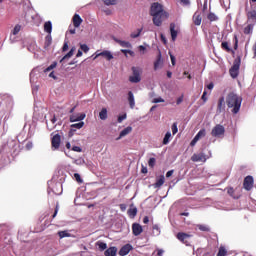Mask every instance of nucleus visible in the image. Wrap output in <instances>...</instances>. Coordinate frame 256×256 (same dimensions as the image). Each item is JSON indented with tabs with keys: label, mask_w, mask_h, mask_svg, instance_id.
<instances>
[{
	"label": "nucleus",
	"mask_w": 256,
	"mask_h": 256,
	"mask_svg": "<svg viewBox=\"0 0 256 256\" xmlns=\"http://www.w3.org/2000/svg\"><path fill=\"white\" fill-rule=\"evenodd\" d=\"M150 15L156 27H161L163 25V21L169 18V13L163 9V5L159 2L152 3L150 7Z\"/></svg>",
	"instance_id": "obj_1"
},
{
	"label": "nucleus",
	"mask_w": 256,
	"mask_h": 256,
	"mask_svg": "<svg viewBox=\"0 0 256 256\" xmlns=\"http://www.w3.org/2000/svg\"><path fill=\"white\" fill-rule=\"evenodd\" d=\"M243 99L239 97L237 94L230 92L226 97V104L229 109H232V113L237 115L241 110V103Z\"/></svg>",
	"instance_id": "obj_2"
},
{
	"label": "nucleus",
	"mask_w": 256,
	"mask_h": 256,
	"mask_svg": "<svg viewBox=\"0 0 256 256\" xmlns=\"http://www.w3.org/2000/svg\"><path fill=\"white\" fill-rule=\"evenodd\" d=\"M249 3L251 10H247V8L245 9L247 23H254V25H256V0H249Z\"/></svg>",
	"instance_id": "obj_3"
},
{
	"label": "nucleus",
	"mask_w": 256,
	"mask_h": 256,
	"mask_svg": "<svg viewBox=\"0 0 256 256\" xmlns=\"http://www.w3.org/2000/svg\"><path fill=\"white\" fill-rule=\"evenodd\" d=\"M240 67H241V58L238 57L234 60L233 65L229 70L230 77H232V79H237V77H239Z\"/></svg>",
	"instance_id": "obj_4"
},
{
	"label": "nucleus",
	"mask_w": 256,
	"mask_h": 256,
	"mask_svg": "<svg viewBox=\"0 0 256 256\" xmlns=\"http://www.w3.org/2000/svg\"><path fill=\"white\" fill-rule=\"evenodd\" d=\"M131 70H132V75L129 76L128 78L130 83H141V73H142L141 68L133 66Z\"/></svg>",
	"instance_id": "obj_5"
},
{
	"label": "nucleus",
	"mask_w": 256,
	"mask_h": 256,
	"mask_svg": "<svg viewBox=\"0 0 256 256\" xmlns=\"http://www.w3.org/2000/svg\"><path fill=\"white\" fill-rule=\"evenodd\" d=\"M212 137L221 138L225 135V127L221 124H217L211 131Z\"/></svg>",
	"instance_id": "obj_6"
},
{
	"label": "nucleus",
	"mask_w": 256,
	"mask_h": 256,
	"mask_svg": "<svg viewBox=\"0 0 256 256\" xmlns=\"http://www.w3.org/2000/svg\"><path fill=\"white\" fill-rule=\"evenodd\" d=\"M207 159L208 157L203 152H200L199 154L195 153L191 156V161H193V163H199V161L205 163Z\"/></svg>",
	"instance_id": "obj_7"
},
{
	"label": "nucleus",
	"mask_w": 256,
	"mask_h": 256,
	"mask_svg": "<svg viewBox=\"0 0 256 256\" xmlns=\"http://www.w3.org/2000/svg\"><path fill=\"white\" fill-rule=\"evenodd\" d=\"M98 57H104L106 61H111V59H113V54L109 50H104L102 52L97 51L93 59L95 60Z\"/></svg>",
	"instance_id": "obj_8"
},
{
	"label": "nucleus",
	"mask_w": 256,
	"mask_h": 256,
	"mask_svg": "<svg viewBox=\"0 0 256 256\" xmlns=\"http://www.w3.org/2000/svg\"><path fill=\"white\" fill-rule=\"evenodd\" d=\"M51 145L53 151H57L61 147V135L55 134L51 139Z\"/></svg>",
	"instance_id": "obj_9"
},
{
	"label": "nucleus",
	"mask_w": 256,
	"mask_h": 256,
	"mask_svg": "<svg viewBox=\"0 0 256 256\" xmlns=\"http://www.w3.org/2000/svg\"><path fill=\"white\" fill-rule=\"evenodd\" d=\"M253 176H246L244 178L243 187L246 191H251L253 189Z\"/></svg>",
	"instance_id": "obj_10"
},
{
	"label": "nucleus",
	"mask_w": 256,
	"mask_h": 256,
	"mask_svg": "<svg viewBox=\"0 0 256 256\" xmlns=\"http://www.w3.org/2000/svg\"><path fill=\"white\" fill-rule=\"evenodd\" d=\"M132 233L135 237H139L143 233V227L139 223L132 224Z\"/></svg>",
	"instance_id": "obj_11"
},
{
	"label": "nucleus",
	"mask_w": 256,
	"mask_h": 256,
	"mask_svg": "<svg viewBox=\"0 0 256 256\" xmlns=\"http://www.w3.org/2000/svg\"><path fill=\"white\" fill-rule=\"evenodd\" d=\"M191 236L189 235V234H187V233H183V232H179L178 234H177V239L179 240V241H181L182 243H184V245H189V238H190Z\"/></svg>",
	"instance_id": "obj_12"
},
{
	"label": "nucleus",
	"mask_w": 256,
	"mask_h": 256,
	"mask_svg": "<svg viewBox=\"0 0 256 256\" xmlns=\"http://www.w3.org/2000/svg\"><path fill=\"white\" fill-rule=\"evenodd\" d=\"M131 251H133V246L131 244H126L122 246L121 249L119 250V255L120 256L129 255V252Z\"/></svg>",
	"instance_id": "obj_13"
},
{
	"label": "nucleus",
	"mask_w": 256,
	"mask_h": 256,
	"mask_svg": "<svg viewBox=\"0 0 256 256\" xmlns=\"http://www.w3.org/2000/svg\"><path fill=\"white\" fill-rule=\"evenodd\" d=\"M253 29H255V24L247 22V25L243 29L244 35H253Z\"/></svg>",
	"instance_id": "obj_14"
},
{
	"label": "nucleus",
	"mask_w": 256,
	"mask_h": 256,
	"mask_svg": "<svg viewBox=\"0 0 256 256\" xmlns=\"http://www.w3.org/2000/svg\"><path fill=\"white\" fill-rule=\"evenodd\" d=\"M131 131H133V127H131V126L124 128L120 132L119 137L116 139V141H119V139H123V137H127V135H129V133H131Z\"/></svg>",
	"instance_id": "obj_15"
},
{
	"label": "nucleus",
	"mask_w": 256,
	"mask_h": 256,
	"mask_svg": "<svg viewBox=\"0 0 256 256\" xmlns=\"http://www.w3.org/2000/svg\"><path fill=\"white\" fill-rule=\"evenodd\" d=\"M225 111V97H220L217 105V113H223Z\"/></svg>",
	"instance_id": "obj_16"
},
{
	"label": "nucleus",
	"mask_w": 256,
	"mask_h": 256,
	"mask_svg": "<svg viewBox=\"0 0 256 256\" xmlns=\"http://www.w3.org/2000/svg\"><path fill=\"white\" fill-rule=\"evenodd\" d=\"M83 127H85V122H83V121L72 124L70 126V133H75V131H77V129H83Z\"/></svg>",
	"instance_id": "obj_17"
},
{
	"label": "nucleus",
	"mask_w": 256,
	"mask_h": 256,
	"mask_svg": "<svg viewBox=\"0 0 256 256\" xmlns=\"http://www.w3.org/2000/svg\"><path fill=\"white\" fill-rule=\"evenodd\" d=\"M86 115L85 113L77 114V115H71L70 116V123H75L77 121H83L85 119Z\"/></svg>",
	"instance_id": "obj_18"
},
{
	"label": "nucleus",
	"mask_w": 256,
	"mask_h": 256,
	"mask_svg": "<svg viewBox=\"0 0 256 256\" xmlns=\"http://www.w3.org/2000/svg\"><path fill=\"white\" fill-rule=\"evenodd\" d=\"M163 67V60L161 59V51H159L156 61L154 62V71Z\"/></svg>",
	"instance_id": "obj_19"
},
{
	"label": "nucleus",
	"mask_w": 256,
	"mask_h": 256,
	"mask_svg": "<svg viewBox=\"0 0 256 256\" xmlns=\"http://www.w3.org/2000/svg\"><path fill=\"white\" fill-rule=\"evenodd\" d=\"M81 23H83V19L81 18V16H79V14H75L73 16L74 27H81Z\"/></svg>",
	"instance_id": "obj_20"
},
{
	"label": "nucleus",
	"mask_w": 256,
	"mask_h": 256,
	"mask_svg": "<svg viewBox=\"0 0 256 256\" xmlns=\"http://www.w3.org/2000/svg\"><path fill=\"white\" fill-rule=\"evenodd\" d=\"M128 103L130 105V109H135V96L131 91L128 92Z\"/></svg>",
	"instance_id": "obj_21"
},
{
	"label": "nucleus",
	"mask_w": 256,
	"mask_h": 256,
	"mask_svg": "<svg viewBox=\"0 0 256 256\" xmlns=\"http://www.w3.org/2000/svg\"><path fill=\"white\" fill-rule=\"evenodd\" d=\"M170 34H171L172 41H176L178 32L177 30H175V23L170 24Z\"/></svg>",
	"instance_id": "obj_22"
},
{
	"label": "nucleus",
	"mask_w": 256,
	"mask_h": 256,
	"mask_svg": "<svg viewBox=\"0 0 256 256\" xmlns=\"http://www.w3.org/2000/svg\"><path fill=\"white\" fill-rule=\"evenodd\" d=\"M105 256H117V247H110L105 250Z\"/></svg>",
	"instance_id": "obj_23"
},
{
	"label": "nucleus",
	"mask_w": 256,
	"mask_h": 256,
	"mask_svg": "<svg viewBox=\"0 0 256 256\" xmlns=\"http://www.w3.org/2000/svg\"><path fill=\"white\" fill-rule=\"evenodd\" d=\"M115 41L120 45V47H125L126 49H131V47H133L129 41H123L120 39H115Z\"/></svg>",
	"instance_id": "obj_24"
},
{
	"label": "nucleus",
	"mask_w": 256,
	"mask_h": 256,
	"mask_svg": "<svg viewBox=\"0 0 256 256\" xmlns=\"http://www.w3.org/2000/svg\"><path fill=\"white\" fill-rule=\"evenodd\" d=\"M44 31L48 33V35H51L53 31V24L51 23V21H47L44 23Z\"/></svg>",
	"instance_id": "obj_25"
},
{
	"label": "nucleus",
	"mask_w": 256,
	"mask_h": 256,
	"mask_svg": "<svg viewBox=\"0 0 256 256\" xmlns=\"http://www.w3.org/2000/svg\"><path fill=\"white\" fill-rule=\"evenodd\" d=\"M165 183V176L161 175L159 179H157L156 183L154 184V187L156 189H159V187H163Z\"/></svg>",
	"instance_id": "obj_26"
},
{
	"label": "nucleus",
	"mask_w": 256,
	"mask_h": 256,
	"mask_svg": "<svg viewBox=\"0 0 256 256\" xmlns=\"http://www.w3.org/2000/svg\"><path fill=\"white\" fill-rule=\"evenodd\" d=\"M201 21H202L201 14H199L197 12L194 13V15H193V23H194V25H197V26L201 25Z\"/></svg>",
	"instance_id": "obj_27"
},
{
	"label": "nucleus",
	"mask_w": 256,
	"mask_h": 256,
	"mask_svg": "<svg viewBox=\"0 0 256 256\" xmlns=\"http://www.w3.org/2000/svg\"><path fill=\"white\" fill-rule=\"evenodd\" d=\"M53 42V38L51 37V34H48L45 37V43H44V47L45 49H47V47H51V43Z\"/></svg>",
	"instance_id": "obj_28"
},
{
	"label": "nucleus",
	"mask_w": 256,
	"mask_h": 256,
	"mask_svg": "<svg viewBox=\"0 0 256 256\" xmlns=\"http://www.w3.org/2000/svg\"><path fill=\"white\" fill-rule=\"evenodd\" d=\"M99 118L102 121H105L107 119V108H102V110L99 113Z\"/></svg>",
	"instance_id": "obj_29"
},
{
	"label": "nucleus",
	"mask_w": 256,
	"mask_h": 256,
	"mask_svg": "<svg viewBox=\"0 0 256 256\" xmlns=\"http://www.w3.org/2000/svg\"><path fill=\"white\" fill-rule=\"evenodd\" d=\"M227 193L232 197L233 199H239V196L235 195V189L233 187L227 188Z\"/></svg>",
	"instance_id": "obj_30"
},
{
	"label": "nucleus",
	"mask_w": 256,
	"mask_h": 256,
	"mask_svg": "<svg viewBox=\"0 0 256 256\" xmlns=\"http://www.w3.org/2000/svg\"><path fill=\"white\" fill-rule=\"evenodd\" d=\"M142 32H143V28H139V29H137V32H132V33L130 34V37H131L132 39H137V37H140V35H141Z\"/></svg>",
	"instance_id": "obj_31"
},
{
	"label": "nucleus",
	"mask_w": 256,
	"mask_h": 256,
	"mask_svg": "<svg viewBox=\"0 0 256 256\" xmlns=\"http://www.w3.org/2000/svg\"><path fill=\"white\" fill-rule=\"evenodd\" d=\"M221 47L224 51H227V53H231L233 50L229 47V42H222Z\"/></svg>",
	"instance_id": "obj_32"
},
{
	"label": "nucleus",
	"mask_w": 256,
	"mask_h": 256,
	"mask_svg": "<svg viewBox=\"0 0 256 256\" xmlns=\"http://www.w3.org/2000/svg\"><path fill=\"white\" fill-rule=\"evenodd\" d=\"M97 247H99L100 251H105L107 249V243L98 241L96 242Z\"/></svg>",
	"instance_id": "obj_33"
},
{
	"label": "nucleus",
	"mask_w": 256,
	"mask_h": 256,
	"mask_svg": "<svg viewBox=\"0 0 256 256\" xmlns=\"http://www.w3.org/2000/svg\"><path fill=\"white\" fill-rule=\"evenodd\" d=\"M170 139H171V132H167L163 139V145H169Z\"/></svg>",
	"instance_id": "obj_34"
},
{
	"label": "nucleus",
	"mask_w": 256,
	"mask_h": 256,
	"mask_svg": "<svg viewBox=\"0 0 256 256\" xmlns=\"http://www.w3.org/2000/svg\"><path fill=\"white\" fill-rule=\"evenodd\" d=\"M58 237H60V239H64V237H71V234H69V232H67V230L59 231Z\"/></svg>",
	"instance_id": "obj_35"
},
{
	"label": "nucleus",
	"mask_w": 256,
	"mask_h": 256,
	"mask_svg": "<svg viewBox=\"0 0 256 256\" xmlns=\"http://www.w3.org/2000/svg\"><path fill=\"white\" fill-rule=\"evenodd\" d=\"M129 217H137V207L130 208L128 210Z\"/></svg>",
	"instance_id": "obj_36"
},
{
	"label": "nucleus",
	"mask_w": 256,
	"mask_h": 256,
	"mask_svg": "<svg viewBox=\"0 0 256 256\" xmlns=\"http://www.w3.org/2000/svg\"><path fill=\"white\" fill-rule=\"evenodd\" d=\"M205 135H207V132L205 131V129H201L195 136V138L198 139H202V137H205Z\"/></svg>",
	"instance_id": "obj_37"
},
{
	"label": "nucleus",
	"mask_w": 256,
	"mask_h": 256,
	"mask_svg": "<svg viewBox=\"0 0 256 256\" xmlns=\"http://www.w3.org/2000/svg\"><path fill=\"white\" fill-rule=\"evenodd\" d=\"M75 53V48H71V50L61 59V61H65L66 59H71V56Z\"/></svg>",
	"instance_id": "obj_38"
},
{
	"label": "nucleus",
	"mask_w": 256,
	"mask_h": 256,
	"mask_svg": "<svg viewBox=\"0 0 256 256\" xmlns=\"http://www.w3.org/2000/svg\"><path fill=\"white\" fill-rule=\"evenodd\" d=\"M197 227H198L199 231H205V232L211 231V229L207 225L199 224Z\"/></svg>",
	"instance_id": "obj_39"
},
{
	"label": "nucleus",
	"mask_w": 256,
	"mask_h": 256,
	"mask_svg": "<svg viewBox=\"0 0 256 256\" xmlns=\"http://www.w3.org/2000/svg\"><path fill=\"white\" fill-rule=\"evenodd\" d=\"M227 255V250L225 249V247L221 246L219 248V251L217 253V256H226Z\"/></svg>",
	"instance_id": "obj_40"
},
{
	"label": "nucleus",
	"mask_w": 256,
	"mask_h": 256,
	"mask_svg": "<svg viewBox=\"0 0 256 256\" xmlns=\"http://www.w3.org/2000/svg\"><path fill=\"white\" fill-rule=\"evenodd\" d=\"M233 41H234V50L237 51V49H239V38H237V34L234 35Z\"/></svg>",
	"instance_id": "obj_41"
},
{
	"label": "nucleus",
	"mask_w": 256,
	"mask_h": 256,
	"mask_svg": "<svg viewBox=\"0 0 256 256\" xmlns=\"http://www.w3.org/2000/svg\"><path fill=\"white\" fill-rule=\"evenodd\" d=\"M208 19H209L210 21H218L219 17H217V15H215V13L210 12V13L208 14Z\"/></svg>",
	"instance_id": "obj_42"
},
{
	"label": "nucleus",
	"mask_w": 256,
	"mask_h": 256,
	"mask_svg": "<svg viewBox=\"0 0 256 256\" xmlns=\"http://www.w3.org/2000/svg\"><path fill=\"white\" fill-rule=\"evenodd\" d=\"M57 67V63H52L50 66H48L46 69H44V73H49V71H53Z\"/></svg>",
	"instance_id": "obj_43"
},
{
	"label": "nucleus",
	"mask_w": 256,
	"mask_h": 256,
	"mask_svg": "<svg viewBox=\"0 0 256 256\" xmlns=\"http://www.w3.org/2000/svg\"><path fill=\"white\" fill-rule=\"evenodd\" d=\"M121 53H123L124 55H130L131 57H135V52H133L132 50H125V49H122L121 50Z\"/></svg>",
	"instance_id": "obj_44"
},
{
	"label": "nucleus",
	"mask_w": 256,
	"mask_h": 256,
	"mask_svg": "<svg viewBox=\"0 0 256 256\" xmlns=\"http://www.w3.org/2000/svg\"><path fill=\"white\" fill-rule=\"evenodd\" d=\"M172 134L173 135H177V133H178V131H179V128H177V122H174L173 124H172Z\"/></svg>",
	"instance_id": "obj_45"
},
{
	"label": "nucleus",
	"mask_w": 256,
	"mask_h": 256,
	"mask_svg": "<svg viewBox=\"0 0 256 256\" xmlns=\"http://www.w3.org/2000/svg\"><path fill=\"white\" fill-rule=\"evenodd\" d=\"M105 5H117L118 0H102Z\"/></svg>",
	"instance_id": "obj_46"
},
{
	"label": "nucleus",
	"mask_w": 256,
	"mask_h": 256,
	"mask_svg": "<svg viewBox=\"0 0 256 256\" xmlns=\"http://www.w3.org/2000/svg\"><path fill=\"white\" fill-rule=\"evenodd\" d=\"M155 163H157V160L155 158H150L148 161V165H149V167H151V169H153V167H155Z\"/></svg>",
	"instance_id": "obj_47"
},
{
	"label": "nucleus",
	"mask_w": 256,
	"mask_h": 256,
	"mask_svg": "<svg viewBox=\"0 0 256 256\" xmlns=\"http://www.w3.org/2000/svg\"><path fill=\"white\" fill-rule=\"evenodd\" d=\"M21 31V25L17 24L12 30V34L17 35Z\"/></svg>",
	"instance_id": "obj_48"
},
{
	"label": "nucleus",
	"mask_w": 256,
	"mask_h": 256,
	"mask_svg": "<svg viewBox=\"0 0 256 256\" xmlns=\"http://www.w3.org/2000/svg\"><path fill=\"white\" fill-rule=\"evenodd\" d=\"M74 179L77 181V183H83V179H81V175L79 173L74 174Z\"/></svg>",
	"instance_id": "obj_49"
},
{
	"label": "nucleus",
	"mask_w": 256,
	"mask_h": 256,
	"mask_svg": "<svg viewBox=\"0 0 256 256\" xmlns=\"http://www.w3.org/2000/svg\"><path fill=\"white\" fill-rule=\"evenodd\" d=\"M81 50L84 52V53H88L89 52V46H87V44H82L80 46Z\"/></svg>",
	"instance_id": "obj_50"
},
{
	"label": "nucleus",
	"mask_w": 256,
	"mask_h": 256,
	"mask_svg": "<svg viewBox=\"0 0 256 256\" xmlns=\"http://www.w3.org/2000/svg\"><path fill=\"white\" fill-rule=\"evenodd\" d=\"M152 103H165V100L161 97L159 98H154Z\"/></svg>",
	"instance_id": "obj_51"
},
{
	"label": "nucleus",
	"mask_w": 256,
	"mask_h": 256,
	"mask_svg": "<svg viewBox=\"0 0 256 256\" xmlns=\"http://www.w3.org/2000/svg\"><path fill=\"white\" fill-rule=\"evenodd\" d=\"M125 119H127V114H123V115L119 116L118 123H123V121H125Z\"/></svg>",
	"instance_id": "obj_52"
},
{
	"label": "nucleus",
	"mask_w": 256,
	"mask_h": 256,
	"mask_svg": "<svg viewBox=\"0 0 256 256\" xmlns=\"http://www.w3.org/2000/svg\"><path fill=\"white\" fill-rule=\"evenodd\" d=\"M72 151H75L76 153H81L82 149L79 146H73Z\"/></svg>",
	"instance_id": "obj_53"
},
{
	"label": "nucleus",
	"mask_w": 256,
	"mask_h": 256,
	"mask_svg": "<svg viewBox=\"0 0 256 256\" xmlns=\"http://www.w3.org/2000/svg\"><path fill=\"white\" fill-rule=\"evenodd\" d=\"M199 140L197 139V138H193V140L190 142V146L191 147H195V145H197V142H198Z\"/></svg>",
	"instance_id": "obj_54"
},
{
	"label": "nucleus",
	"mask_w": 256,
	"mask_h": 256,
	"mask_svg": "<svg viewBox=\"0 0 256 256\" xmlns=\"http://www.w3.org/2000/svg\"><path fill=\"white\" fill-rule=\"evenodd\" d=\"M58 213H59V205L56 206L54 214L52 215V219H55V217H57Z\"/></svg>",
	"instance_id": "obj_55"
},
{
	"label": "nucleus",
	"mask_w": 256,
	"mask_h": 256,
	"mask_svg": "<svg viewBox=\"0 0 256 256\" xmlns=\"http://www.w3.org/2000/svg\"><path fill=\"white\" fill-rule=\"evenodd\" d=\"M69 49V43L68 42H64V45L62 47V51H67Z\"/></svg>",
	"instance_id": "obj_56"
},
{
	"label": "nucleus",
	"mask_w": 256,
	"mask_h": 256,
	"mask_svg": "<svg viewBox=\"0 0 256 256\" xmlns=\"http://www.w3.org/2000/svg\"><path fill=\"white\" fill-rule=\"evenodd\" d=\"M180 3H182V5H191V0H180Z\"/></svg>",
	"instance_id": "obj_57"
},
{
	"label": "nucleus",
	"mask_w": 256,
	"mask_h": 256,
	"mask_svg": "<svg viewBox=\"0 0 256 256\" xmlns=\"http://www.w3.org/2000/svg\"><path fill=\"white\" fill-rule=\"evenodd\" d=\"M201 99H202V101H204V103L207 101V91L203 92Z\"/></svg>",
	"instance_id": "obj_58"
},
{
	"label": "nucleus",
	"mask_w": 256,
	"mask_h": 256,
	"mask_svg": "<svg viewBox=\"0 0 256 256\" xmlns=\"http://www.w3.org/2000/svg\"><path fill=\"white\" fill-rule=\"evenodd\" d=\"M169 55H170L172 65L175 66V57L173 56V54H171V52H169Z\"/></svg>",
	"instance_id": "obj_59"
},
{
	"label": "nucleus",
	"mask_w": 256,
	"mask_h": 256,
	"mask_svg": "<svg viewBox=\"0 0 256 256\" xmlns=\"http://www.w3.org/2000/svg\"><path fill=\"white\" fill-rule=\"evenodd\" d=\"M181 103H183V96H180L176 101L177 105H181Z\"/></svg>",
	"instance_id": "obj_60"
},
{
	"label": "nucleus",
	"mask_w": 256,
	"mask_h": 256,
	"mask_svg": "<svg viewBox=\"0 0 256 256\" xmlns=\"http://www.w3.org/2000/svg\"><path fill=\"white\" fill-rule=\"evenodd\" d=\"M126 209H127V205H125V204H120V210H121V211H126Z\"/></svg>",
	"instance_id": "obj_61"
},
{
	"label": "nucleus",
	"mask_w": 256,
	"mask_h": 256,
	"mask_svg": "<svg viewBox=\"0 0 256 256\" xmlns=\"http://www.w3.org/2000/svg\"><path fill=\"white\" fill-rule=\"evenodd\" d=\"M143 223H144L145 225H147V223H149V216H145V217L143 218Z\"/></svg>",
	"instance_id": "obj_62"
},
{
	"label": "nucleus",
	"mask_w": 256,
	"mask_h": 256,
	"mask_svg": "<svg viewBox=\"0 0 256 256\" xmlns=\"http://www.w3.org/2000/svg\"><path fill=\"white\" fill-rule=\"evenodd\" d=\"M174 171L173 170H169L167 173H166V177L169 178L173 175Z\"/></svg>",
	"instance_id": "obj_63"
},
{
	"label": "nucleus",
	"mask_w": 256,
	"mask_h": 256,
	"mask_svg": "<svg viewBox=\"0 0 256 256\" xmlns=\"http://www.w3.org/2000/svg\"><path fill=\"white\" fill-rule=\"evenodd\" d=\"M252 50H253L254 58H255L256 57V42L254 43Z\"/></svg>",
	"instance_id": "obj_64"
}]
</instances>
